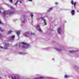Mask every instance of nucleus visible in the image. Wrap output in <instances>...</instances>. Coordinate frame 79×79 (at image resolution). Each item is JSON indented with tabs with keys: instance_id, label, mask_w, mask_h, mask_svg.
<instances>
[{
	"instance_id": "nucleus-5",
	"label": "nucleus",
	"mask_w": 79,
	"mask_h": 79,
	"mask_svg": "<svg viewBox=\"0 0 79 79\" xmlns=\"http://www.w3.org/2000/svg\"><path fill=\"white\" fill-rule=\"evenodd\" d=\"M15 35H13V36H11L10 37V41H13L15 38Z\"/></svg>"
},
{
	"instance_id": "nucleus-27",
	"label": "nucleus",
	"mask_w": 79,
	"mask_h": 79,
	"mask_svg": "<svg viewBox=\"0 0 79 79\" xmlns=\"http://www.w3.org/2000/svg\"><path fill=\"white\" fill-rule=\"evenodd\" d=\"M0 31H2V29H1V28L0 27Z\"/></svg>"
},
{
	"instance_id": "nucleus-38",
	"label": "nucleus",
	"mask_w": 79,
	"mask_h": 79,
	"mask_svg": "<svg viewBox=\"0 0 79 79\" xmlns=\"http://www.w3.org/2000/svg\"><path fill=\"white\" fill-rule=\"evenodd\" d=\"M16 46H17V45H16Z\"/></svg>"
},
{
	"instance_id": "nucleus-16",
	"label": "nucleus",
	"mask_w": 79,
	"mask_h": 79,
	"mask_svg": "<svg viewBox=\"0 0 79 79\" xmlns=\"http://www.w3.org/2000/svg\"><path fill=\"white\" fill-rule=\"evenodd\" d=\"M56 51H61V49H59V48H56Z\"/></svg>"
},
{
	"instance_id": "nucleus-10",
	"label": "nucleus",
	"mask_w": 79,
	"mask_h": 79,
	"mask_svg": "<svg viewBox=\"0 0 79 79\" xmlns=\"http://www.w3.org/2000/svg\"><path fill=\"white\" fill-rule=\"evenodd\" d=\"M71 13L72 14V15L73 16L75 15V11L74 10H72V11L71 12Z\"/></svg>"
},
{
	"instance_id": "nucleus-31",
	"label": "nucleus",
	"mask_w": 79,
	"mask_h": 79,
	"mask_svg": "<svg viewBox=\"0 0 79 79\" xmlns=\"http://www.w3.org/2000/svg\"><path fill=\"white\" fill-rule=\"evenodd\" d=\"M2 23V22L0 21V24H1Z\"/></svg>"
},
{
	"instance_id": "nucleus-36",
	"label": "nucleus",
	"mask_w": 79,
	"mask_h": 79,
	"mask_svg": "<svg viewBox=\"0 0 79 79\" xmlns=\"http://www.w3.org/2000/svg\"><path fill=\"white\" fill-rule=\"evenodd\" d=\"M20 45H19V47H20Z\"/></svg>"
},
{
	"instance_id": "nucleus-3",
	"label": "nucleus",
	"mask_w": 79,
	"mask_h": 79,
	"mask_svg": "<svg viewBox=\"0 0 79 79\" xmlns=\"http://www.w3.org/2000/svg\"><path fill=\"white\" fill-rule=\"evenodd\" d=\"M9 45L8 44L5 43V44L4 46V47L3 48L2 46H0V48H4V49H8V47Z\"/></svg>"
},
{
	"instance_id": "nucleus-23",
	"label": "nucleus",
	"mask_w": 79,
	"mask_h": 79,
	"mask_svg": "<svg viewBox=\"0 0 79 79\" xmlns=\"http://www.w3.org/2000/svg\"><path fill=\"white\" fill-rule=\"evenodd\" d=\"M2 35L1 34H0V38H2Z\"/></svg>"
},
{
	"instance_id": "nucleus-25",
	"label": "nucleus",
	"mask_w": 79,
	"mask_h": 79,
	"mask_svg": "<svg viewBox=\"0 0 79 79\" xmlns=\"http://www.w3.org/2000/svg\"><path fill=\"white\" fill-rule=\"evenodd\" d=\"M9 0L10 2H11V3H12L13 2V0Z\"/></svg>"
},
{
	"instance_id": "nucleus-7",
	"label": "nucleus",
	"mask_w": 79,
	"mask_h": 79,
	"mask_svg": "<svg viewBox=\"0 0 79 79\" xmlns=\"http://www.w3.org/2000/svg\"><path fill=\"white\" fill-rule=\"evenodd\" d=\"M40 18L42 19V20H43L44 21V23L45 25H47V23L46 22V19H44V18H43V17H41V18Z\"/></svg>"
},
{
	"instance_id": "nucleus-11",
	"label": "nucleus",
	"mask_w": 79,
	"mask_h": 79,
	"mask_svg": "<svg viewBox=\"0 0 79 79\" xmlns=\"http://www.w3.org/2000/svg\"><path fill=\"white\" fill-rule=\"evenodd\" d=\"M30 34L29 32H27L25 33L23 35L25 36V37H28V34Z\"/></svg>"
},
{
	"instance_id": "nucleus-4",
	"label": "nucleus",
	"mask_w": 79,
	"mask_h": 79,
	"mask_svg": "<svg viewBox=\"0 0 79 79\" xmlns=\"http://www.w3.org/2000/svg\"><path fill=\"white\" fill-rule=\"evenodd\" d=\"M11 78L12 79H21L19 76H15L14 77H12Z\"/></svg>"
},
{
	"instance_id": "nucleus-28",
	"label": "nucleus",
	"mask_w": 79,
	"mask_h": 79,
	"mask_svg": "<svg viewBox=\"0 0 79 79\" xmlns=\"http://www.w3.org/2000/svg\"><path fill=\"white\" fill-rule=\"evenodd\" d=\"M29 2H32V0H28Z\"/></svg>"
},
{
	"instance_id": "nucleus-17",
	"label": "nucleus",
	"mask_w": 79,
	"mask_h": 79,
	"mask_svg": "<svg viewBox=\"0 0 79 79\" xmlns=\"http://www.w3.org/2000/svg\"><path fill=\"white\" fill-rule=\"evenodd\" d=\"M20 54H22V55H24L26 54V52H20L19 53Z\"/></svg>"
},
{
	"instance_id": "nucleus-13",
	"label": "nucleus",
	"mask_w": 79,
	"mask_h": 79,
	"mask_svg": "<svg viewBox=\"0 0 79 79\" xmlns=\"http://www.w3.org/2000/svg\"><path fill=\"white\" fill-rule=\"evenodd\" d=\"M76 52V51L74 50H71L69 51V52H70V53H71V54H72L73 53H74V52Z\"/></svg>"
},
{
	"instance_id": "nucleus-2",
	"label": "nucleus",
	"mask_w": 79,
	"mask_h": 79,
	"mask_svg": "<svg viewBox=\"0 0 79 79\" xmlns=\"http://www.w3.org/2000/svg\"><path fill=\"white\" fill-rule=\"evenodd\" d=\"M14 11H10L9 13L8 11H3V12H2V15L4 17H5V16H6V15H8V14H9V15H11L14 14Z\"/></svg>"
},
{
	"instance_id": "nucleus-29",
	"label": "nucleus",
	"mask_w": 79,
	"mask_h": 79,
	"mask_svg": "<svg viewBox=\"0 0 79 79\" xmlns=\"http://www.w3.org/2000/svg\"><path fill=\"white\" fill-rule=\"evenodd\" d=\"M56 3V4H58V3H57V2H56V3Z\"/></svg>"
},
{
	"instance_id": "nucleus-15",
	"label": "nucleus",
	"mask_w": 79,
	"mask_h": 79,
	"mask_svg": "<svg viewBox=\"0 0 79 79\" xmlns=\"http://www.w3.org/2000/svg\"><path fill=\"white\" fill-rule=\"evenodd\" d=\"M16 33L18 36V37H19L20 34V31H17V32H16Z\"/></svg>"
},
{
	"instance_id": "nucleus-8",
	"label": "nucleus",
	"mask_w": 79,
	"mask_h": 79,
	"mask_svg": "<svg viewBox=\"0 0 79 79\" xmlns=\"http://www.w3.org/2000/svg\"><path fill=\"white\" fill-rule=\"evenodd\" d=\"M23 20H22V23H25V21H26V16L25 15H23Z\"/></svg>"
},
{
	"instance_id": "nucleus-26",
	"label": "nucleus",
	"mask_w": 79,
	"mask_h": 79,
	"mask_svg": "<svg viewBox=\"0 0 79 79\" xmlns=\"http://www.w3.org/2000/svg\"><path fill=\"white\" fill-rule=\"evenodd\" d=\"M31 34L33 35H35V34H34V33H32V32H31Z\"/></svg>"
},
{
	"instance_id": "nucleus-34",
	"label": "nucleus",
	"mask_w": 79,
	"mask_h": 79,
	"mask_svg": "<svg viewBox=\"0 0 79 79\" xmlns=\"http://www.w3.org/2000/svg\"><path fill=\"white\" fill-rule=\"evenodd\" d=\"M0 13H1V11L0 10Z\"/></svg>"
},
{
	"instance_id": "nucleus-20",
	"label": "nucleus",
	"mask_w": 79,
	"mask_h": 79,
	"mask_svg": "<svg viewBox=\"0 0 79 79\" xmlns=\"http://www.w3.org/2000/svg\"><path fill=\"white\" fill-rule=\"evenodd\" d=\"M10 8L12 9V10H15V8H14V7H13V6H10Z\"/></svg>"
},
{
	"instance_id": "nucleus-6",
	"label": "nucleus",
	"mask_w": 79,
	"mask_h": 79,
	"mask_svg": "<svg viewBox=\"0 0 79 79\" xmlns=\"http://www.w3.org/2000/svg\"><path fill=\"white\" fill-rule=\"evenodd\" d=\"M37 30L39 31V32H41V29L40 27V26L39 25H37Z\"/></svg>"
},
{
	"instance_id": "nucleus-30",
	"label": "nucleus",
	"mask_w": 79,
	"mask_h": 79,
	"mask_svg": "<svg viewBox=\"0 0 79 79\" xmlns=\"http://www.w3.org/2000/svg\"><path fill=\"white\" fill-rule=\"evenodd\" d=\"M74 67H77V65H75V66H74Z\"/></svg>"
},
{
	"instance_id": "nucleus-9",
	"label": "nucleus",
	"mask_w": 79,
	"mask_h": 79,
	"mask_svg": "<svg viewBox=\"0 0 79 79\" xmlns=\"http://www.w3.org/2000/svg\"><path fill=\"white\" fill-rule=\"evenodd\" d=\"M57 32H58V33L59 34H60L61 32V30L60 27H59V28H58V29H57Z\"/></svg>"
},
{
	"instance_id": "nucleus-19",
	"label": "nucleus",
	"mask_w": 79,
	"mask_h": 79,
	"mask_svg": "<svg viewBox=\"0 0 79 79\" xmlns=\"http://www.w3.org/2000/svg\"><path fill=\"white\" fill-rule=\"evenodd\" d=\"M11 32H12V31H11V30H10V31H9L8 32V34H11Z\"/></svg>"
},
{
	"instance_id": "nucleus-33",
	"label": "nucleus",
	"mask_w": 79,
	"mask_h": 79,
	"mask_svg": "<svg viewBox=\"0 0 79 79\" xmlns=\"http://www.w3.org/2000/svg\"><path fill=\"white\" fill-rule=\"evenodd\" d=\"M20 3H22L21 1H20Z\"/></svg>"
},
{
	"instance_id": "nucleus-35",
	"label": "nucleus",
	"mask_w": 79,
	"mask_h": 79,
	"mask_svg": "<svg viewBox=\"0 0 79 79\" xmlns=\"http://www.w3.org/2000/svg\"><path fill=\"white\" fill-rule=\"evenodd\" d=\"M46 49H48V48H46Z\"/></svg>"
},
{
	"instance_id": "nucleus-32",
	"label": "nucleus",
	"mask_w": 79,
	"mask_h": 79,
	"mask_svg": "<svg viewBox=\"0 0 79 79\" xmlns=\"http://www.w3.org/2000/svg\"><path fill=\"white\" fill-rule=\"evenodd\" d=\"M77 12H79V11L78 10H77Z\"/></svg>"
},
{
	"instance_id": "nucleus-12",
	"label": "nucleus",
	"mask_w": 79,
	"mask_h": 79,
	"mask_svg": "<svg viewBox=\"0 0 79 79\" xmlns=\"http://www.w3.org/2000/svg\"><path fill=\"white\" fill-rule=\"evenodd\" d=\"M35 79H45V77H39L38 78H35Z\"/></svg>"
},
{
	"instance_id": "nucleus-21",
	"label": "nucleus",
	"mask_w": 79,
	"mask_h": 79,
	"mask_svg": "<svg viewBox=\"0 0 79 79\" xmlns=\"http://www.w3.org/2000/svg\"><path fill=\"white\" fill-rule=\"evenodd\" d=\"M18 1H17V2H16V3H15V5H16L18 3Z\"/></svg>"
},
{
	"instance_id": "nucleus-22",
	"label": "nucleus",
	"mask_w": 79,
	"mask_h": 79,
	"mask_svg": "<svg viewBox=\"0 0 79 79\" xmlns=\"http://www.w3.org/2000/svg\"><path fill=\"white\" fill-rule=\"evenodd\" d=\"M68 75H65L64 77L65 78H67V77H68Z\"/></svg>"
},
{
	"instance_id": "nucleus-18",
	"label": "nucleus",
	"mask_w": 79,
	"mask_h": 79,
	"mask_svg": "<svg viewBox=\"0 0 79 79\" xmlns=\"http://www.w3.org/2000/svg\"><path fill=\"white\" fill-rule=\"evenodd\" d=\"M53 8L52 7L51 8H50L48 10V11H51L52 10Z\"/></svg>"
},
{
	"instance_id": "nucleus-1",
	"label": "nucleus",
	"mask_w": 79,
	"mask_h": 79,
	"mask_svg": "<svg viewBox=\"0 0 79 79\" xmlns=\"http://www.w3.org/2000/svg\"><path fill=\"white\" fill-rule=\"evenodd\" d=\"M22 44H23V46H22V48H30L31 46L30 44L24 42H23L22 43Z\"/></svg>"
},
{
	"instance_id": "nucleus-37",
	"label": "nucleus",
	"mask_w": 79,
	"mask_h": 79,
	"mask_svg": "<svg viewBox=\"0 0 79 79\" xmlns=\"http://www.w3.org/2000/svg\"><path fill=\"white\" fill-rule=\"evenodd\" d=\"M54 59H53V60H54Z\"/></svg>"
},
{
	"instance_id": "nucleus-24",
	"label": "nucleus",
	"mask_w": 79,
	"mask_h": 79,
	"mask_svg": "<svg viewBox=\"0 0 79 79\" xmlns=\"http://www.w3.org/2000/svg\"><path fill=\"white\" fill-rule=\"evenodd\" d=\"M31 17L32 18V17H33V15H32V14H31Z\"/></svg>"
},
{
	"instance_id": "nucleus-14",
	"label": "nucleus",
	"mask_w": 79,
	"mask_h": 79,
	"mask_svg": "<svg viewBox=\"0 0 79 79\" xmlns=\"http://www.w3.org/2000/svg\"><path fill=\"white\" fill-rule=\"evenodd\" d=\"M71 3L72 4H73L74 5V7H75V6H76V2H74L73 1H72Z\"/></svg>"
}]
</instances>
